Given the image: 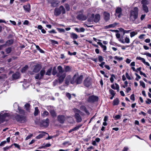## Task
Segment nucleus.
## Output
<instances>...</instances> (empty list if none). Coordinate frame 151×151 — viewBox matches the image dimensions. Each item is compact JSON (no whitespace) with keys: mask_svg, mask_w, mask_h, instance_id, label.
Wrapping results in <instances>:
<instances>
[{"mask_svg":"<svg viewBox=\"0 0 151 151\" xmlns=\"http://www.w3.org/2000/svg\"><path fill=\"white\" fill-rule=\"evenodd\" d=\"M57 68L58 72L57 73V76L58 78L59 82L60 84L64 81L66 76V74L64 73V70L61 66H58Z\"/></svg>","mask_w":151,"mask_h":151,"instance_id":"f257e3e1","label":"nucleus"},{"mask_svg":"<svg viewBox=\"0 0 151 151\" xmlns=\"http://www.w3.org/2000/svg\"><path fill=\"white\" fill-rule=\"evenodd\" d=\"M83 78V75H80L79 76L78 73H76L70 81V83L72 84L75 83L77 84H80L82 81Z\"/></svg>","mask_w":151,"mask_h":151,"instance_id":"f03ea898","label":"nucleus"},{"mask_svg":"<svg viewBox=\"0 0 151 151\" xmlns=\"http://www.w3.org/2000/svg\"><path fill=\"white\" fill-rule=\"evenodd\" d=\"M12 115V114L11 113H4V111H1L0 114V124L8 120L11 118Z\"/></svg>","mask_w":151,"mask_h":151,"instance_id":"7ed1b4c3","label":"nucleus"},{"mask_svg":"<svg viewBox=\"0 0 151 151\" xmlns=\"http://www.w3.org/2000/svg\"><path fill=\"white\" fill-rule=\"evenodd\" d=\"M13 118V120H16L17 122H21L24 123L26 122V118L25 116L24 115H20L18 114H15L11 118Z\"/></svg>","mask_w":151,"mask_h":151,"instance_id":"20e7f679","label":"nucleus"},{"mask_svg":"<svg viewBox=\"0 0 151 151\" xmlns=\"http://www.w3.org/2000/svg\"><path fill=\"white\" fill-rule=\"evenodd\" d=\"M138 8L135 7L134 8V10L131 11L130 12V17L131 19H136L137 18Z\"/></svg>","mask_w":151,"mask_h":151,"instance_id":"39448f33","label":"nucleus"},{"mask_svg":"<svg viewBox=\"0 0 151 151\" xmlns=\"http://www.w3.org/2000/svg\"><path fill=\"white\" fill-rule=\"evenodd\" d=\"M14 107L15 109V110H16V109H17V111H16L18 112L19 114H22V115H24L25 114V111L24 110L22 109L20 107H19L17 103H16L14 104Z\"/></svg>","mask_w":151,"mask_h":151,"instance_id":"423d86ee","label":"nucleus"},{"mask_svg":"<svg viewBox=\"0 0 151 151\" xmlns=\"http://www.w3.org/2000/svg\"><path fill=\"white\" fill-rule=\"evenodd\" d=\"M98 99L99 98L98 96L94 95H92L89 97L88 99V101L90 103H93L98 101Z\"/></svg>","mask_w":151,"mask_h":151,"instance_id":"0eeeda50","label":"nucleus"},{"mask_svg":"<svg viewBox=\"0 0 151 151\" xmlns=\"http://www.w3.org/2000/svg\"><path fill=\"white\" fill-rule=\"evenodd\" d=\"M91 79L90 78H87L84 81V85L86 87H88L91 84Z\"/></svg>","mask_w":151,"mask_h":151,"instance_id":"6e6552de","label":"nucleus"},{"mask_svg":"<svg viewBox=\"0 0 151 151\" xmlns=\"http://www.w3.org/2000/svg\"><path fill=\"white\" fill-rule=\"evenodd\" d=\"M65 120V118L64 116L61 115L58 116V120L60 123H63Z\"/></svg>","mask_w":151,"mask_h":151,"instance_id":"1a4fd4ad","label":"nucleus"},{"mask_svg":"<svg viewBox=\"0 0 151 151\" xmlns=\"http://www.w3.org/2000/svg\"><path fill=\"white\" fill-rule=\"evenodd\" d=\"M41 68V66L38 64L35 66L33 70V71L35 73H37L40 70Z\"/></svg>","mask_w":151,"mask_h":151,"instance_id":"9d476101","label":"nucleus"},{"mask_svg":"<svg viewBox=\"0 0 151 151\" xmlns=\"http://www.w3.org/2000/svg\"><path fill=\"white\" fill-rule=\"evenodd\" d=\"M75 116L77 122H79L82 121L81 118L78 114L76 113Z\"/></svg>","mask_w":151,"mask_h":151,"instance_id":"9b49d317","label":"nucleus"},{"mask_svg":"<svg viewBox=\"0 0 151 151\" xmlns=\"http://www.w3.org/2000/svg\"><path fill=\"white\" fill-rule=\"evenodd\" d=\"M122 12V9L121 8L118 7L116 10V15L118 16V18H120V14Z\"/></svg>","mask_w":151,"mask_h":151,"instance_id":"f8f14e48","label":"nucleus"},{"mask_svg":"<svg viewBox=\"0 0 151 151\" xmlns=\"http://www.w3.org/2000/svg\"><path fill=\"white\" fill-rule=\"evenodd\" d=\"M99 19H88L86 22L85 23L88 24H93V21L95 22H98Z\"/></svg>","mask_w":151,"mask_h":151,"instance_id":"ddd939ff","label":"nucleus"},{"mask_svg":"<svg viewBox=\"0 0 151 151\" xmlns=\"http://www.w3.org/2000/svg\"><path fill=\"white\" fill-rule=\"evenodd\" d=\"M118 24L116 23H115L113 24H110L108 25H107L105 26L104 28L105 29H107L108 28L114 27H115Z\"/></svg>","mask_w":151,"mask_h":151,"instance_id":"4468645a","label":"nucleus"},{"mask_svg":"<svg viewBox=\"0 0 151 151\" xmlns=\"http://www.w3.org/2000/svg\"><path fill=\"white\" fill-rule=\"evenodd\" d=\"M42 124L45 127H47L49 124V119L47 118L45 120H43Z\"/></svg>","mask_w":151,"mask_h":151,"instance_id":"2eb2a0df","label":"nucleus"},{"mask_svg":"<svg viewBox=\"0 0 151 151\" xmlns=\"http://www.w3.org/2000/svg\"><path fill=\"white\" fill-rule=\"evenodd\" d=\"M24 10L28 12H29L30 10V5L29 4H27L23 6Z\"/></svg>","mask_w":151,"mask_h":151,"instance_id":"dca6fc26","label":"nucleus"},{"mask_svg":"<svg viewBox=\"0 0 151 151\" xmlns=\"http://www.w3.org/2000/svg\"><path fill=\"white\" fill-rule=\"evenodd\" d=\"M19 76L20 74L18 72H16L12 75V77L14 80L18 79Z\"/></svg>","mask_w":151,"mask_h":151,"instance_id":"f3484780","label":"nucleus"},{"mask_svg":"<svg viewBox=\"0 0 151 151\" xmlns=\"http://www.w3.org/2000/svg\"><path fill=\"white\" fill-rule=\"evenodd\" d=\"M111 87L112 89L114 90L116 89L118 91H119V85L115 83V85L112 84L111 85Z\"/></svg>","mask_w":151,"mask_h":151,"instance_id":"a211bd4d","label":"nucleus"},{"mask_svg":"<svg viewBox=\"0 0 151 151\" xmlns=\"http://www.w3.org/2000/svg\"><path fill=\"white\" fill-rule=\"evenodd\" d=\"M13 42V40H10L6 41L4 45H5V47L9 46L12 45Z\"/></svg>","mask_w":151,"mask_h":151,"instance_id":"6ab92c4d","label":"nucleus"},{"mask_svg":"<svg viewBox=\"0 0 151 151\" xmlns=\"http://www.w3.org/2000/svg\"><path fill=\"white\" fill-rule=\"evenodd\" d=\"M70 37L73 40H76L78 38V35L76 34L73 33H71L70 35Z\"/></svg>","mask_w":151,"mask_h":151,"instance_id":"aec40b11","label":"nucleus"},{"mask_svg":"<svg viewBox=\"0 0 151 151\" xmlns=\"http://www.w3.org/2000/svg\"><path fill=\"white\" fill-rule=\"evenodd\" d=\"M75 30L77 32H84L85 31V29L83 27H81L79 29L76 28Z\"/></svg>","mask_w":151,"mask_h":151,"instance_id":"412c9836","label":"nucleus"},{"mask_svg":"<svg viewBox=\"0 0 151 151\" xmlns=\"http://www.w3.org/2000/svg\"><path fill=\"white\" fill-rule=\"evenodd\" d=\"M97 43L103 49V51L104 52H105V51L106 50V47L105 45H103L102 43L100 42H97Z\"/></svg>","mask_w":151,"mask_h":151,"instance_id":"4be33fe9","label":"nucleus"},{"mask_svg":"<svg viewBox=\"0 0 151 151\" xmlns=\"http://www.w3.org/2000/svg\"><path fill=\"white\" fill-rule=\"evenodd\" d=\"M30 105L28 103H27L24 105V108L27 111L29 112H30Z\"/></svg>","mask_w":151,"mask_h":151,"instance_id":"5701e85b","label":"nucleus"},{"mask_svg":"<svg viewBox=\"0 0 151 151\" xmlns=\"http://www.w3.org/2000/svg\"><path fill=\"white\" fill-rule=\"evenodd\" d=\"M61 13L60 10V8H56L55 10L54 14L55 15L58 16Z\"/></svg>","mask_w":151,"mask_h":151,"instance_id":"b1692460","label":"nucleus"},{"mask_svg":"<svg viewBox=\"0 0 151 151\" xmlns=\"http://www.w3.org/2000/svg\"><path fill=\"white\" fill-rule=\"evenodd\" d=\"M81 110L84 111L86 114L89 113L88 111L87 110L86 107L84 106H82L80 107Z\"/></svg>","mask_w":151,"mask_h":151,"instance_id":"393cba45","label":"nucleus"},{"mask_svg":"<svg viewBox=\"0 0 151 151\" xmlns=\"http://www.w3.org/2000/svg\"><path fill=\"white\" fill-rule=\"evenodd\" d=\"M104 15L105 19H109L110 18V14L106 12H104Z\"/></svg>","mask_w":151,"mask_h":151,"instance_id":"a878e982","label":"nucleus"},{"mask_svg":"<svg viewBox=\"0 0 151 151\" xmlns=\"http://www.w3.org/2000/svg\"><path fill=\"white\" fill-rule=\"evenodd\" d=\"M45 73V71L44 69H42L40 71L41 78H42Z\"/></svg>","mask_w":151,"mask_h":151,"instance_id":"bb28decb","label":"nucleus"},{"mask_svg":"<svg viewBox=\"0 0 151 151\" xmlns=\"http://www.w3.org/2000/svg\"><path fill=\"white\" fill-rule=\"evenodd\" d=\"M142 8L143 10L146 12L147 13L148 12V9L147 6L145 4L142 5Z\"/></svg>","mask_w":151,"mask_h":151,"instance_id":"cd10ccee","label":"nucleus"},{"mask_svg":"<svg viewBox=\"0 0 151 151\" xmlns=\"http://www.w3.org/2000/svg\"><path fill=\"white\" fill-rule=\"evenodd\" d=\"M12 50V49L11 47H8L6 48L5 50V51L6 54H9L11 52Z\"/></svg>","mask_w":151,"mask_h":151,"instance_id":"c85d7f7f","label":"nucleus"},{"mask_svg":"<svg viewBox=\"0 0 151 151\" xmlns=\"http://www.w3.org/2000/svg\"><path fill=\"white\" fill-rule=\"evenodd\" d=\"M71 78V76L69 75L68 76L65 80V83L67 84H68L69 83V81Z\"/></svg>","mask_w":151,"mask_h":151,"instance_id":"c756f323","label":"nucleus"},{"mask_svg":"<svg viewBox=\"0 0 151 151\" xmlns=\"http://www.w3.org/2000/svg\"><path fill=\"white\" fill-rule=\"evenodd\" d=\"M119 103V101L118 99L116 98L113 101V105H118Z\"/></svg>","mask_w":151,"mask_h":151,"instance_id":"7c9ffc66","label":"nucleus"},{"mask_svg":"<svg viewBox=\"0 0 151 151\" xmlns=\"http://www.w3.org/2000/svg\"><path fill=\"white\" fill-rule=\"evenodd\" d=\"M52 71V68H51L47 71L46 73V75L50 76L51 75Z\"/></svg>","mask_w":151,"mask_h":151,"instance_id":"2f4dec72","label":"nucleus"},{"mask_svg":"<svg viewBox=\"0 0 151 151\" xmlns=\"http://www.w3.org/2000/svg\"><path fill=\"white\" fill-rule=\"evenodd\" d=\"M65 72H69L71 70L70 67L69 66H65Z\"/></svg>","mask_w":151,"mask_h":151,"instance_id":"473e14b6","label":"nucleus"},{"mask_svg":"<svg viewBox=\"0 0 151 151\" xmlns=\"http://www.w3.org/2000/svg\"><path fill=\"white\" fill-rule=\"evenodd\" d=\"M39 112V109L37 107L35 108V110L34 113V115L35 116H37L38 115Z\"/></svg>","mask_w":151,"mask_h":151,"instance_id":"72a5a7b5","label":"nucleus"},{"mask_svg":"<svg viewBox=\"0 0 151 151\" xmlns=\"http://www.w3.org/2000/svg\"><path fill=\"white\" fill-rule=\"evenodd\" d=\"M28 65H26L24 67H23L21 70V72L22 73H24L28 69Z\"/></svg>","mask_w":151,"mask_h":151,"instance_id":"f704fd0d","label":"nucleus"},{"mask_svg":"<svg viewBox=\"0 0 151 151\" xmlns=\"http://www.w3.org/2000/svg\"><path fill=\"white\" fill-rule=\"evenodd\" d=\"M82 126V124H79L76 126L75 127L73 128V131H76L78 130Z\"/></svg>","mask_w":151,"mask_h":151,"instance_id":"c9c22d12","label":"nucleus"},{"mask_svg":"<svg viewBox=\"0 0 151 151\" xmlns=\"http://www.w3.org/2000/svg\"><path fill=\"white\" fill-rule=\"evenodd\" d=\"M60 8L61 13L62 12L63 14H65V9L63 6H61L60 7Z\"/></svg>","mask_w":151,"mask_h":151,"instance_id":"e433bc0d","label":"nucleus"},{"mask_svg":"<svg viewBox=\"0 0 151 151\" xmlns=\"http://www.w3.org/2000/svg\"><path fill=\"white\" fill-rule=\"evenodd\" d=\"M71 144L69 141H65L63 142V145L66 147L68 146L69 145H71Z\"/></svg>","mask_w":151,"mask_h":151,"instance_id":"4c0bfd02","label":"nucleus"},{"mask_svg":"<svg viewBox=\"0 0 151 151\" xmlns=\"http://www.w3.org/2000/svg\"><path fill=\"white\" fill-rule=\"evenodd\" d=\"M36 47L37 50H39L40 52L41 53H44V51L42 50V49H41L39 47L38 45H36Z\"/></svg>","mask_w":151,"mask_h":151,"instance_id":"58836bf2","label":"nucleus"},{"mask_svg":"<svg viewBox=\"0 0 151 151\" xmlns=\"http://www.w3.org/2000/svg\"><path fill=\"white\" fill-rule=\"evenodd\" d=\"M57 70L56 69L55 67H54L52 70V75H53V76H55V75L56 74V75H57Z\"/></svg>","mask_w":151,"mask_h":151,"instance_id":"ea45409f","label":"nucleus"},{"mask_svg":"<svg viewBox=\"0 0 151 151\" xmlns=\"http://www.w3.org/2000/svg\"><path fill=\"white\" fill-rule=\"evenodd\" d=\"M50 114L52 116L55 118L56 116V114L55 111L53 110H52L50 111Z\"/></svg>","mask_w":151,"mask_h":151,"instance_id":"a19ab883","label":"nucleus"},{"mask_svg":"<svg viewBox=\"0 0 151 151\" xmlns=\"http://www.w3.org/2000/svg\"><path fill=\"white\" fill-rule=\"evenodd\" d=\"M48 114V112L47 111H45L42 114V116L45 117Z\"/></svg>","mask_w":151,"mask_h":151,"instance_id":"79ce46f5","label":"nucleus"},{"mask_svg":"<svg viewBox=\"0 0 151 151\" xmlns=\"http://www.w3.org/2000/svg\"><path fill=\"white\" fill-rule=\"evenodd\" d=\"M149 2L148 0H142V5L145 4L146 5V4H149Z\"/></svg>","mask_w":151,"mask_h":151,"instance_id":"37998d69","label":"nucleus"},{"mask_svg":"<svg viewBox=\"0 0 151 151\" xmlns=\"http://www.w3.org/2000/svg\"><path fill=\"white\" fill-rule=\"evenodd\" d=\"M136 60H141L143 63L145 62V59L140 57H137L136 58Z\"/></svg>","mask_w":151,"mask_h":151,"instance_id":"c03bdc74","label":"nucleus"},{"mask_svg":"<svg viewBox=\"0 0 151 151\" xmlns=\"http://www.w3.org/2000/svg\"><path fill=\"white\" fill-rule=\"evenodd\" d=\"M137 34V32H132L130 33V36L131 37H132Z\"/></svg>","mask_w":151,"mask_h":151,"instance_id":"a18cd8bd","label":"nucleus"},{"mask_svg":"<svg viewBox=\"0 0 151 151\" xmlns=\"http://www.w3.org/2000/svg\"><path fill=\"white\" fill-rule=\"evenodd\" d=\"M45 135L42 134H39L36 137V138L37 139H39L42 138Z\"/></svg>","mask_w":151,"mask_h":151,"instance_id":"49530a36","label":"nucleus"},{"mask_svg":"<svg viewBox=\"0 0 151 151\" xmlns=\"http://www.w3.org/2000/svg\"><path fill=\"white\" fill-rule=\"evenodd\" d=\"M114 78H115V76L114 74L111 75V77L110 78V80L111 83H113L114 81Z\"/></svg>","mask_w":151,"mask_h":151,"instance_id":"de8ad7c7","label":"nucleus"},{"mask_svg":"<svg viewBox=\"0 0 151 151\" xmlns=\"http://www.w3.org/2000/svg\"><path fill=\"white\" fill-rule=\"evenodd\" d=\"M57 29L60 33L64 32H65V30L63 29L58 28H57Z\"/></svg>","mask_w":151,"mask_h":151,"instance_id":"09e8293b","label":"nucleus"},{"mask_svg":"<svg viewBox=\"0 0 151 151\" xmlns=\"http://www.w3.org/2000/svg\"><path fill=\"white\" fill-rule=\"evenodd\" d=\"M66 96L68 98L69 100H70L71 98V95L69 93L67 92L66 93Z\"/></svg>","mask_w":151,"mask_h":151,"instance_id":"8fccbe9b","label":"nucleus"},{"mask_svg":"<svg viewBox=\"0 0 151 151\" xmlns=\"http://www.w3.org/2000/svg\"><path fill=\"white\" fill-rule=\"evenodd\" d=\"M115 59L119 60H123V58L122 57L115 56L114 57Z\"/></svg>","mask_w":151,"mask_h":151,"instance_id":"3c124183","label":"nucleus"},{"mask_svg":"<svg viewBox=\"0 0 151 151\" xmlns=\"http://www.w3.org/2000/svg\"><path fill=\"white\" fill-rule=\"evenodd\" d=\"M109 92L112 96H115V93H114V90L111 89H110L109 90Z\"/></svg>","mask_w":151,"mask_h":151,"instance_id":"603ef678","label":"nucleus"},{"mask_svg":"<svg viewBox=\"0 0 151 151\" xmlns=\"http://www.w3.org/2000/svg\"><path fill=\"white\" fill-rule=\"evenodd\" d=\"M35 78L36 79H39L40 80L42 79V78H41V76L40 74L38 73L37 74L36 76H35Z\"/></svg>","mask_w":151,"mask_h":151,"instance_id":"864d4df0","label":"nucleus"},{"mask_svg":"<svg viewBox=\"0 0 151 151\" xmlns=\"http://www.w3.org/2000/svg\"><path fill=\"white\" fill-rule=\"evenodd\" d=\"M140 85L142 86L143 88H145V83L142 81H140Z\"/></svg>","mask_w":151,"mask_h":151,"instance_id":"5fc2aeb1","label":"nucleus"},{"mask_svg":"<svg viewBox=\"0 0 151 151\" xmlns=\"http://www.w3.org/2000/svg\"><path fill=\"white\" fill-rule=\"evenodd\" d=\"M135 75L137 77L135 78L136 80L138 81L139 79H140L141 78V76L138 75L137 73H135Z\"/></svg>","mask_w":151,"mask_h":151,"instance_id":"6e6d98bb","label":"nucleus"},{"mask_svg":"<svg viewBox=\"0 0 151 151\" xmlns=\"http://www.w3.org/2000/svg\"><path fill=\"white\" fill-rule=\"evenodd\" d=\"M29 86V83H24L23 84V87L25 88H27L28 87V86Z\"/></svg>","mask_w":151,"mask_h":151,"instance_id":"4d7b16f0","label":"nucleus"},{"mask_svg":"<svg viewBox=\"0 0 151 151\" xmlns=\"http://www.w3.org/2000/svg\"><path fill=\"white\" fill-rule=\"evenodd\" d=\"M68 54L70 55H75L76 54V52H74L73 53H72L70 51H68Z\"/></svg>","mask_w":151,"mask_h":151,"instance_id":"13d9d810","label":"nucleus"},{"mask_svg":"<svg viewBox=\"0 0 151 151\" xmlns=\"http://www.w3.org/2000/svg\"><path fill=\"white\" fill-rule=\"evenodd\" d=\"M98 59L100 62H101L104 60L103 57L102 56L100 55L98 56Z\"/></svg>","mask_w":151,"mask_h":151,"instance_id":"bf43d9fd","label":"nucleus"},{"mask_svg":"<svg viewBox=\"0 0 151 151\" xmlns=\"http://www.w3.org/2000/svg\"><path fill=\"white\" fill-rule=\"evenodd\" d=\"M121 117V116L119 115H118L115 116L114 117V119L115 120H117L118 119H120Z\"/></svg>","mask_w":151,"mask_h":151,"instance_id":"052dcab7","label":"nucleus"},{"mask_svg":"<svg viewBox=\"0 0 151 151\" xmlns=\"http://www.w3.org/2000/svg\"><path fill=\"white\" fill-rule=\"evenodd\" d=\"M32 134H30L29 135H28L25 138V140H27L31 138L32 136Z\"/></svg>","mask_w":151,"mask_h":151,"instance_id":"680f3d73","label":"nucleus"},{"mask_svg":"<svg viewBox=\"0 0 151 151\" xmlns=\"http://www.w3.org/2000/svg\"><path fill=\"white\" fill-rule=\"evenodd\" d=\"M65 6L67 11L69 10L70 8L69 5L68 4H65Z\"/></svg>","mask_w":151,"mask_h":151,"instance_id":"e2e57ef3","label":"nucleus"},{"mask_svg":"<svg viewBox=\"0 0 151 151\" xmlns=\"http://www.w3.org/2000/svg\"><path fill=\"white\" fill-rule=\"evenodd\" d=\"M130 99L131 100H132L133 101L135 100L134 95V94H132L130 96Z\"/></svg>","mask_w":151,"mask_h":151,"instance_id":"0e129e2a","label":"nucleus"},{"mask_svg":"<svg viewBox=\"0 0 151 151\" xmlns=\"http://www.w3.org/2000/svg\"><path fill=\"white\" fill-rule=\"evenodd\" d=\"M51 145V144L50 143L47 144L44 146H43L42 148L48 147L50 146Z\"/></svg>","mask_w":151,"mask_h":151,"instance_id":"69168bd1","label":"nucleus"},{"mask_svg":"<svg viewBox=\"0 0 151 151\" xmlns=\"http://www.w3.org/2000/svg\"><path fill=\"white\" fill-rule=\"evenodd\" d=\"M129 38L126 37L125 39V42L128 43L129 42Z\"/></svg>","mask_w":151,"mask_h":151,"instance_id":"338daca9","label":"nucleus"},{"mask_svg":"<svg viewBox=\"0 0 151 151\" xmlns=\"http://www.w3.org/2000/svg\"><path fill=\"white\" fill-rule=\"evenodd\" d=\"M126 76L127 78L129 80H131V78L130 76L129 75L128 73H126Z\"/></svg>","mask_w":151,"mask_h":151,"instance_id":"774afa93","label":"nucleus"}]
</instances>
